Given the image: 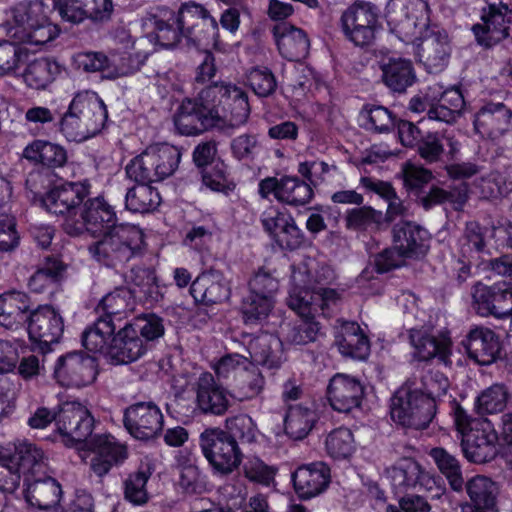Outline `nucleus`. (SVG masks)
Segmentation results:
<instances>
[{"mask_svg": "<svg viewBox=\"0 0 512 512\" xmlns=\"http://www.w3.org/2000/svg\"><path fill=\"white\" fill-rule=\"evenodd\" d=\"M148 55L147 52L137 50L134 53L124 52L118 57H113L112 70H109L106 78L115 79L138 72L145 64Z\"/></svg>", "mask_w": 512, "mask_h": 512, "instance_id": "obj_57", "label": "nucleus"}, {"mask_svg": "<svg viewBox=\"0 0 512 512\" xmlns=\"http://www.w3.org/2000/svg\"><path fill=\"white\" fill-rule=\"evenodd\" d=\"M339 352L357 360H365L370 354V341L356 322H344L336 337Z\"/></svg>", "mask_w": 512, "mask_h": 512, "instance_id": "obj_36", "label": "nucleus"}, {"mask_svg": "<svg viewBox=\"0 0 512 512\" xmlns=\"http://www.w3.org/2000/svg\"><path fill=\"white\" fill-rule=\"evenodd\" d=\"M150 476L151 473L144 470L129 474L124 481L125 499L133 505H143L147 503L149 497L146 484Z\"/></svg>", "mask_w": 512, "mask_h": 512, "instance_id": "obj_63", "label": "nucleus"}, {"mask_svg": "<svg viewBox=\"0 0 512 512\" xmlns=\"http://www.w3.org/2000/svg\"><path fill=\"white\" fill-rule=\"evenodd\" d=\"M292 481L301 499H311L328 488L331 481L330 468L321 461L302 465L293 472Z\"/></svg>", "mask_w": 512, "mask_h": 512, "instance_id": "obj_23", "label": "nucleus"}, {"mask_svg": "<svg viewBox=\"0 0 512 512\" xmlns=\"http://www.w3.org/2000/svg\"><path fill=\"white\" fill-rule=\"evenodd\" d=\"M197 98L218 123L217 128H237L246 123L250 106L247 94L235 85L219 81L205 86Z\"/></svg>", "mask_w": 512, "mask_h": 512, "instance_id": "obj_2", "label": "nucleus"}, {"mask_svg": "<svg viewBox=\"0 0 512 512\" xmlns=\"http://www.w3.org/2000/svg\"><path fill=\"white\" fill-rule=\"evenodd\" d=\"M119 330L110 340L106 352V359L110 364L121 365L132 363L141 358L148 349V345L137 335L129 323Z\"/></svg>", "mask_w": 512, "mask_h": 512, "instance_id": "obj_19", "label": "nucleus"}, {"mask_svg": "<svg viewBox=\"0 0 512 512\" xmlns=\"http://www.w3.org/2000/svg\"><path fill=\"white\" fill-rule=\"evenodd\" d=\"M321 325L315 320V316L300 317L295 321L286 334V339L296 345H306L317 340L322 334Z\"/></svg>", "mask_w": 512, "mask_h": 512, "instance_id": "obj_56", "label": "nucleus"}, {"mask_svg": "<svg viewBox=\"0 0 512 512\" xmlns=\"http://www.w3.org/2000/svg\"><path fill=\"white\" fill-rule=\"evenodd\" d=\"M482 20L483 24H476L472 28L480 45L486 48L492 47L509 35L508 21L496 6H490L489 12L482 16Z\"/></svg>", "mask_w": 512, "mask_h": 512, "instance_id": "obj_35", "label": "nucleus"}, {"mask_svg": "<svg viewBox=\"0 0 512 512\" xmlns=\"http://www.w3.org/2000/svg\"><path fill=\"white\" fill-rule=\"evenodd\" d=\"M287 305L295 311L299 317L315 316L318 312V303L314 290L311 287H293L287 298Z\"/></svg>", "mask_w": 512, "mask_h": 512, "instance_id": "obj_61", "label": "nucleus"}, {"mask_svg": "<svg viewBox=\"0 0 512 512\" xmlns=\"http://www.w3.org/2000/svg\"><path fill=\"white\" fill-rule=\"evenodd\" d=\"M436 106H430L428 118L445 123H453L462 112L465 102L459 89H449L441 93Z\"/></svg>", "mask_w": 512, "mask_h": 512, "instance_id": "obj_44", "label": "nucleus"}, {"mask_svg": "<svg viewBox=\"0 0 512 512\" xmlns=\"http://www.w3.org/2000/svg\"><path fill=\"white\" fill-rule=\"evenodd\" d=\"M24 497L27 503L39 510L60 511L62 487L53 477H26L24 478Z\"/></svg>", "mask_w": 512, "mask_h": 512, "instance_id": "obj_22", "label": "nucleus"}, {"mask_svg": "<svg viewBox=\"0 0 512 512\" xmlns=\"http://www.w3.org/2000/svg\"><path fill=\"white\" fill-rule=\"evenodd\" d=\"M10 456L24 478L35 477L45 467L43 451L30 442L23 441L15 444L13 451L10 450Z\"/></svg>", "mask_w": 512, "mask_h": 512, "instance_id": "obj_40", "label": "nucleus"}, {"mask_svg": "<svg viewBox=\"0 0 512 512\" xmlns=\"http://www.w3.org/2000/svg\"><path fill=\"white\" fill-rule=\"evenodd\" d=\"M327 394L329 403L335 411L349 413L360 406L364 386L356 377L337 373L330 379Z\"/></svg>", "mask_w": 512, "mask_h": 512, "instance_id": "obj_20", "label": "nucleus"}, {"mask_svg": "<svg viewBox=\"0 0 512 512\" xmlns=\"http://www.w3.org/2000/svg\"><path fill=\"white\" fill-rule=\"evenodd\" d=\"M498 435L488 424L471 427L461 438V446L465 457L474 463H486L498 454Z\"/></svg>", "mask_w": 512, "mask_h": 512, "instance_id": "obj_21", "label": "nucleus"}, {"mask_svg": "<svg viewBox=\"0 0 512 512\" xmlns=\"http://www.w3.org/2000/svg\"><path fill=\"white\" fill-rule=\"evenodd\" d=\"M202 103L196 97L186 98L179 106L174 116V124L182 135H197L210 128L217 127L218 123L206 113Z\"/></svg>", "mask_w": 512, "mask_h": 512, "instance_id": "obj_26", "label": "nucleus"}, {"mask_svg": "<svg viewBox=\"0 0 512 512\" xmlns=\"http://www.w3.org/2000/svg\"><path fill=\"white\" fill-rule=\"evenodd\" d=\"M32 342L37 343L44 352L51 344L57 343L64 331L61 315L51 306H39L31 310L24 329Z\"/></svg>", "mask_w": 512, "mask_h": 512, "instance_id": "obj_13", "label": "nucleus"}, {"mask_svg": "<svg viewBox=\"0 0 512 512\" xmlns=\"http://www.w3.org/2000/svg\"><path fill=\"white\" fill-rule=\"evenodd\" d=\"M60 73V66L49 58H38L30 62L24 72L25 83L36 90L45 89Z\"/></svg>", "mask_w": 512, "mask_h": 512, "instance_id": "obj_45", "label": "nucleus"}, {"mask_svg": "<svg viewBox=\"0 0 512 512\" xmlns=\"http://www.w3.org/2000/svg\"><path fill=\"white\" fill-rule=\"evenodd\" d=\"M28 60V51L9 41H0V76L15 73Z\"/></svg>", "mask_w": 512, "mask_h": 512, "instance_id": "obj_62", "label": "nucleus"}, {"mask_svg": "<svg viewBox=\"0 0 512 512\" xmlns=\"http://www.w3.org/2000/svg\"><path fill=\"white\" fill-rule=\"evenodd\" d=\"M361 126L376 133H386L396 125V117L384 106L365 105L359 115Z\"/></svg>", "mask_w": 512, "mask_h": 512, "instance_id": "obj_47", "label": "nucleus"}, {"mask_svg": "<svg viewBox=\"0 0 512 512\" xmlns=\"http://www.w3.org/2000/svg\"><path fill=\"white\" fill-rule=\"evenodd\" d=\"M96 359L82 351H71L60 356L54 366V378L65 387H85L97 377Z\"/></svg>", "mask_w": 512, "mask_h": 512, "instance_id": "obj_9", "label": "nucleus"}, {"mask_svg": "<svg viewBox=\"0 0 512 512\" xmlns=\"http://www.w3.org/2000/svg\"><path fill=\"white\" fill-rule=\"evenodd\" d=\"M223 432L240 445L254 442L258 430L250 416L239 414L225 420V429H223Z\"/></svg>", "mask_w": 512, "mask_h": 512, "instance_id": "obj_51", "label": "nucleus"}, {"mask_svg": "<svg viewBox=\"0 0 512 512\" xmlns=\"http://www.w3.org/2000/svg\"><path fill=\"white\" fill-rule=\"evenodd\" d=\"M56 427L62 442L66 446H73L91 436L94 418L82 404L65 402L58 409Z\"/></svg>", "mask_w": 512, "mask_h": 512, "instance_id": "obj_10", "label": "nucleus"}, {"mask_svg": "<svg viewBox=\"0 0 512 512\" xmlns=\"http://www.w3.org/2000/svg\"><path fill=\"white\" fill-rule=\"evenodd\" d=\"M199 447L213 475L227 477L236 471L244 458L239 444L221 428H207L199 436Z\"/></svg>", "mask_w": 512, "mask_h": 512, "instance_id": "obj_6", "label": "nucleus"}, {"mask_svg": "<svg viewBox=\"0 0 512 512\" xmlns=\"http://www.w3.org/2000/svg\"><path fill=\"white\" fill-rule=\"evenodd\" d=\"M327 453L335 459H346L354 450V437L350 429L340 427L331 431L325 439Z\"/></svg>", "mask_w": 512, "mask_h": 512, "instance_id": "obj_60", "label": "nucleus"}, {"mask_svg": "<svg viewBox=\"0 0 512 512\" xmlns=\"http://www.w3.org/2000/svg\"><path fill=\"white\" fill-rule=\"evenodd\" d=\"M386 20L391 32L405 42H414L429 24V6L424 0H390Z\"/></svg>", "mask_w": 512, "mask_h": 512, "instance_id": "obj_7", "label": "nucleus"}, {"mask_svg": "<svg viewBox=\"0 0 512 512\" xmlns=\"http://www.w3.org/2000/svg\"><path fill=\"white\" fill-rule=\"evenodd\" d=\"M410 344L415 349V356L420 361H427L438 357L444 363H447L451 353V341L447 337H436L431 335L426 329H409Z\"/></svg>", "mask_w": 512, "mask_h": 512, "instance_id": "obj_30", "label": "nucleus"}, {"mask_svg": "<svg viewBox=\"0 0 512 512\" xmlns=\"http://www.w3.org/2000/svg\"><path fill=\"white\" fill-rule=\"evenodd\" d=\"M32 303L22 291L8 290L0 294V326L12 330H23L29 320Z\"/></svg>", "mask_w": 512, "mask_h": 512, "instance_id": "obj_27", "label": "nucleus"}, {"mask_svg": "<svg viewBox=\"0 0 512 512\" xmlns=\"http://www.w3.org/2000/svg\"><path fill=\"white\" fill-rule=\"evenodd\" d=\"M88 179L65 182L50 191L45 199L46 210L63 218L62 227L70 236L84 232L103 235L89 246L94 259L107 267H117L143 255L144 233L136 225L117 224L114 208L103 196L90 198Z\"/></svg>", "mask_w": 512, "mask_h": 512, "instance_id": "obj_1", "label": "nucleus"}, {"mask_svg": "<svg viewBox=\"0 0 512 512\" xmlns=\"http://www.w3.org/2000/svg\"><path fill=\"white\" fill-rule=\"evenodd\" d=\"M430 456L441 473L447 478L450 487L456 492L462 491L464 480L457 458L441 447L433 448L430 451Z\"/></svg>", "mask_w": 512, "mask_h": 512, "instance_id": "obj_48", "label": "nucleus"}, {"mask_svg": "<svg viewBox=\"0 0 512 512\" xmlns=\"http://www.w3.org/2000/svg\"><path fill=\"white\" fill-rule=\"evenodd\" d=\"M258 192L262 198L273 194L279 202L295 207L309 203L313 197L311 185L296 176L266 177L259 182Z\"/></svg>", "mask_w": 512, "mask_h": 512, "instance_id": "obj_14", "label": "nucleus"}, {"mask_svg": "<svg viewBox=\"0 0 512 512\" xmlns=\"http://www.w3.org/2000/svg\"><path fill=\"white\" fill-rule=\"evenodd\" d=\"M133 292L127 287H119L114 291L106 294L100 304L104 312L103 316H109L112 321L120 325L122 321V314L126 311H131L134 305Z\"/></svg>", "mask_w": 512, "mask_h": 512, "instance_id": "obj_46", "label": "nucleus"}, {"mask_svg": "<svg viewBox=\"0 0 512 512\" xmlns=\"http://www.w3.org/2000/svg\"><path fill=\"white\" fill-rule=\"evenodd\" d=\"M417 40H420L417 45V55L427 71L430 73L442 71L447 66L451 54L447 32L437 25H432Z\"/></svg>", "mask_w": 512, "mask_h": 512, "instance_id": "obj_15", "label": "nucleus"}, {"mask_svg": "<svg viewBox=\"0 0 512 512\" xmlns=\"http://www.w3.org/2000/svg\"><path fill=\"white\" fill-rule=\"evenodd\" d=\"M382 213L370 206L349 209L344 215L345 227L353 231H365L374 224H379Z\"/></svg>", "mask_w": 512, "mask_h": 512, "instance_id": "obj_64", "label": "nucleus"}, {"mask_svg": "<svg viewBox=\"0 0 512 512\" xmlns=\"http://www.w3.org/2000/svg\"><path fill=\"white\" fill-rule=\"evenodd\" d=\"M273 304V300H269L267 296H259L249 292L243 298L240 306L244 323L247 325L261 324L269 316Z\"/></svg>", "mask_w": 512, "mask_h": 512, "instance_id": "obj_50", "label": "nucleus"}, {"mask_svg": "<svg viewBox=\"0 0 512 512\" xmlns=\"http://www.w3.org/2000/svg\"><path fill=\"white\" fill-rule=\"evenodd\" d=\"M58 119V111L48 106L33 104L24 112L25 125L35 136L44 134L48 129L57 125Z\"/></svg>", "mask_w": 512, "mask_h": 512, "instance_id": "obj_49", "label": "nucleus"}, {"mask_svg": "<svg viewBox=\"0 0 512 512\" xmlns=\"http://www.w3.org/2000/svg\"><path fill=\"white\" fill-rule=\"evenodd\" d=\"M382 81L395 93H404L416 81L412 62L402 58H391L381 64Z\"/></svg>", "mask_w": 512, "mask_h": 512, "instance_id": "obj_38", "label": "nucleus"}, {"mask_svg": "<svg viewBox=\"0 0 512 512\" xmlns=\"http://www.w3.org/2000/svg\"><path fill=\"white\" fill-rule=\"evenodd\" d=\"M192 389L201 415L223 416L231 407L227 389L209 372L201 373Z\"/></svg>", "mask_w": 512, "mask_h": 512, "instance_id": "obj_17", "label": "nucleus"}, {"mask_svg": "<svg viewBox=\"0 0 512 512\" xmlns=\"http://www.w3.org/2000/svg\"><path fill=\"white\" fill-rule=\"evenodd\" d=\"M160 203L161 197L157 189L145 183L133 186L125 195V208L133 213L153 212Z\"/></svg>", "mask_w": 512, "mask_h": 512, "instance_id": "obj_43", "label": "nucleus"}, {"mask_svg": "<svg viewBox=\"0 0 512 512\" xmlns=\"http://www.w3.org/2000/svg\"><path fill=\"white\" fill-rule=\"evenodd\" d=\"M54 8L64 21L80 24L85 20L103 23L113 13L112 0H54Z\"/></svg>", "mask_w": 512, "mask_h": 512, "instance_id": "obj_16", "label": "nucleus"}, {"mask_svg": "<svg viewBox=\"0 0 512 512\" xmlns=\"http://www.w3.org/2000/svg\"><path fill=\"white\" fill-rule=\"evenodd\" d=\"M190 294L204 305L220 304L230 298L229 282L222 272L209 270L201 273L191 284Z\"/></svg>", "mask_w": 512, "mask_h": 512, "instance_id": "obj_25", "label": "nucleus"}, {"mask_svg": "<svg viewBox=\"0 0 512 512\" xmlns=\"http://www.w3.org/2000/svg\"><path fill=\"white\" fill-rule=\"evenodd\" d=\"M462 345L468 357L479 365H490L500 357V337L485 326H472L463 339Z\"/></svg>", "mask_w": 512, "mask_h": 512, "instance_id": "obj_18", "label": "nucleus"}, {"mask_svg": "<svg viewBox=\"0 0 512 512\" xmlns=\"http://www.w3.org/2000/svg\"><path fill=\"white\" fill-rule=\"evenodd\" d=\"M486 228L476 221L466 223L463 235L459 238L460 252L463 257H472L473 254L484 252L486 248Z\"/></svg>", "mask_w": 512, "mask_h": 512, "instance_id": "obj_55", "label": "nucleus"}, {"mask_svg": "<svg viewBox=\"0 0 512 512\" xmlns=\"http://www.w3.org/2000/svg\"><path fill=\"white\" fill-rule=\"evenodd\" d=\"M512 125V111L503 103H487L475 114L474 127L479 133L502 135Z\"/></svg>", "mask_w": 512, "mask_h": 512, "instance_id": "obj_31", "label": "nucleus"}, {"mask_svg": "<svg viewBox=\"0 0 512 512\" xmlns=\"http://www.w3.org/2000/svg\"><path fill=\"white\" fill-rule=\"evenodd\" d=\"M273 36L280 54L289 61H299L309 52L310 42L306 33L287 22L273 27Z\"/></svg>", "mask_w": 512, "mask_h": 512, "instance_id": "obj_29", "label": "nucleus"}, {"mask_svg": "<svg viewBox=\"0 0 512 512\" xmlns=\"http://www.w3.org/2000/svg\"><path fill=\"white\" fill-rule=\"evenodd\" d=\"M91 445L94 451L91 469L99 477L106 475L112 467L122 464L127 458L125 446L111 435L94 436Z\"/></svg>", "mask_w": 512, "mask_h": 512, "instance_id": "obj_28", "label": "nucleus"}, {"mask_svg": "<svg viewBox=\"0 0 512 512\" xmlns=\"http://www.w3.org/2000/svg\"><path fill=\"white\" fill-rule=\"evenodd\" d=\"M174 22L180 28L187 46L207 48L218 41V23L201 4L184 3L180 6Z\"/></svg>", "mask_w": 512, "mask_h": 512, "instance_id": "obj_8", "label": "nucleus"}, {"mask_svg": "<svg viewBox=\"0 0 512 512\" xmlns=\"http://www.w3.org/2000/svg\"><path fill=\"white\" fill-rule=\"evenodd\" d=\"M118 326L109 316H100L82 333V345L91 352H104L106 355L109 340Z\"/></svg>", "mask_w": 512, "mask_h": 512, "instance_id": "obj_42", "label": "nucleus"}, {"mask_svg": "<svg viewBox=\"0 0 512 512\" xmlns=\"http://www.w3.org/2000/svg\"><path fill=\"white\" fill-rule=\"evenodd\" d=\"M265 388V378L252 361L246 368L241 369L232 386V395L239 401H248L257 398Z\"/></svg>", "mask_w": 512, "mask_h": 512, "instance_id": "obj_39", "label": "nucleus"}, {"mask_svg": "<svg viewBox=\"0 0 512 512\" xmlns=\"http://www.w3.org/2000/svg\"><path fill=\"white\" fill-rule=\"evenodd\" d=\"M123 424L135 439L149 440L162 431L164 418L154 402H137L124 410Z\"/></svg>", "mask_w": 512, "mask_h": 512, "instance_id": "obj_12", "label": "nucleus"}, {"mask_svg": "<svg viewBox=\"0 0 512 512\" xmlns=\"http://www.w3.org/2000/svg\"><path fill=\"white\" fill-rule=\"evenodd\" d=\"M22 157L30 163L46 168L63 167L68 159L66 149L48 140L35 139L22 152Z\"/></svg>", "mask_w": 512, "mask_h": 512, "instance_id": "obj_34", "label": "nucleus"}, {"mask_svg": "<svg viewBox=\"0 0 512 512\" xmlns=\"http://www.w3.org/2000/svg\"><path fill=\"white\" fill-rule=\"evenodd\" d=\"M436 407L435 401L421 389L403 386L391 398L390 414L392 420L403 427L422 430L435 417Z\"/></svg>", "mask_w": 512, "mask_h": 512, "instance_id": "obj_5", "label": "nucleus"}, {"mask_svg": "<svg viewBox=\"0 0 512 512\" xmlns=\"http://www.w3.org/2000/svg\"><path fill=\"white\" fill-rule=\"evenodd\" d=\"M248 352L256 365L267 369H278L283 362L281 340L270 333H262L248 343Z\"/></svg>", "mask_w": 512, "mask_h": 512, "instance_id": "obj_33", "label": "nucleus"}, {"mask_svg": "<svg viewBox=\"0 0 512 512\" xmlns=\"http://www.w3.org/2000/svg\"><path fill=\"white\" fill-rule=\"evenodd\" d=\"M417 153L427 164L443 161L445 155L453 158L459 150V145L452 137H447L440 132H427L421 138Z\"/></svg>", "mask_w": 512, "mask_h": 512, "instance_id": "obj_37", "label": "nucleus"}, {"mask_svg": "<svg viewBox=\"0 0 512 512\" xmlns=\"http://www.w3.org/2000/svg\"><path fill=\"white\" fill-rule=\"evenodd\" d=\"M508 400V392L503 385L495 384L484 390L476 400L479 414H496L502 412Z\"/></svg>", "mask_w": 512, "mask_h": 512, "instance_id": "obj_59", "label": "nucleus"}, {"mask_svg": "<svg viewBox=\"0 0 512 512\" xmlns=\"http://www.w3.org/2000/svg\"><path fill=\"white\" fill-rule=\"evenodd\" d=\"M392 237L394 245L409 258L422 257L429 250L430 233L414 221L401 220L394 224Z\"/></svg>", "mask_w": 512, "mask_h": 512, "instance_id": "obj_24", "label": "nucleus"}, {"mask_svg": "<svg viewBox=\"0 0 512 512\" xmlns=\"http://www.w3.org/2000/svg\"><path fill=\"white\" fill-rule=\"evenodd\" d=\"M317 421L316 411L307 406L291 405L284 418L285 433L294 440L304 439Z\"/></svg>", "mask_w": 512, "mask_h": 512, "instance_id": "obj_41", "label": "nucleus"}, {"mask_svg": "<svg viewBox=\"0 0 512 512\" xmlns=\"http://www.w3.org/2000/svg\"><path fill=\"white\" fill-rule=\"evenodd\" d=\"M403 186L410 196L418 198L426 185L432 180V172L411 162L403 164L401 172Z\"/></svg>", "mask_w": 512, "mask_h": 512, "instance_id": "obj_52", "label": "nucleus"}, {"mask_svg": "<svg viewBox=\"0 0 512 512\" xmlns=\"http://www.w3.org/2000/svg\"><path fill=\"white\" fill-rule=\"evenodd\" d=\"M149 148L152 151L159 181L171 176L177 169L181 159L179 149L167 144L151 146Z\"/></svg>", "mask_w": 512, "mask_h": 512, "instance_id": "obj_54", "label": "nucleus"}, {"mask_svg": "<svg viewBox=\"0 0 512 512\" xmlns=\"http://www.w3.org/2000/svg\"><path fill=\"white\" fill-rule=\"evenodd\" d=\"M7 15L13 20L7 32L18 42L44 45L59 34V29L48 17V7L41 0L19 2Z\"/></svg>", "mask_w": 512, "mask_h": 512, "instance_id": "obj_3", "label": "nucleus"}, {"mask_svg": "<svg viewBox=\"0 0 512 512\" xmlns=\"http://www.w3.org/2000/svg\"><path fill=\"white\" fill-rule=\"evenodd\" d=\"M344 38L354 46H371L382 30L379 8L369 1L357 0L341 14L338 22Z\"/></svg>", "mask_w": 512, "mask_h": 512, "instance_id": "obj_4", "label": "nucleus"}, {"mask_svg": "<svg viewBox=\"0 0 512 512\" xmlns=\"http://www.w3.org/2000/svg\"><path fill=\"white\" fill-rule=\"evenodd\" d=\"M472 298L480 316L508 319L512 312V283L504 281L491 286L477 283L473 287Z\"/></svg>", "mask_w": 512, "mask_h": 512, "instance_id": "obj_11", "label": "nucleus"}, {"mask_svg": "<svg viewBox=\"0 0 512 512\" xmlns=\"http://www.w3.org/2000/svg\"><path fill=\"white\" fill-rule=\"evenodd\" d=\"M420 465L411 459H404L390 470L392 485L399 490L415 487L422 475Z\"/></svg>", "mask_w": 512, "mask_h": 512, "instance_id": "obj_58", "label": "nucleus"}, {"mask_svg": "<svg viewBox=\"0 0 512 512\" xmlns=\"http://www.w3.org/2000/svg\"><path fill=\"white\" fill-rule=\"evenodd\" d=\"M152 151L147 148L140 155L133 158L126 166L127 176L138 183H151L159 181Z\"/></svg>", "mask_w": 512, "mask_h": 512, "instance_id": "obj_53", "label": "nucleus"}, {"mask_svg": "<svg viewBox=\"0 0 512 512\" xmlns=\"http://www.w3.org/2000/svg\"><path fill=\"white\" fill-rule=\"evenodd\" d=\"M470 502L462 505H468L477 512L493 511L496 508L499 495V486L491 478L476 475L463 485Z\"/></svg>", "mask_w": 512, "mask_h": 512, "instance_id": "obj_32", "label": "nucleus"}]
</instances>
